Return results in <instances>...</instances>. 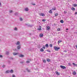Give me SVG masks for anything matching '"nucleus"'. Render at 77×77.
<instances>
[{
	"label": "nucleus",
	"instance_id": "obj_23",
	"mask_svg": "<svg viewBox=\"0 0 77 77\" xmlns=\"http://www.w3.org/2000/svg\"><path fill=\"white\" fill-rule=\"evenodd\" d=\"M46 47H47V48H48V44H46L45 45Z\"/></svg>",
	"mask_w": 77,
	"mask_h": 77
},
{
	"label": "nucleus",
	"instance_id": "obj_45",
	"mask_svg": "<svg viewBox=\"0 0 77 77\" xmlns=\"http://www.w3.org/2000/svg\"><path fill=\"white\" fill-rule=\"evenodd\" d=\"M72 65H74V66H75V63H73Z\"/></svg>",
	"mask_w": 77,
	"mask_h": 77
},
{
	"label": "nucleus",
	"instance_id": "obj_6",
	"mask_svg": "<svg viewBox=\"0 0 77 77\" xmlns=\"http://www.w3.org/2000/svg\"><path fill=\"white\" fill-rule=\"evenodd\" d=\"M72 74L74 75H76V72L75 71L73 72Z\"/></svg>",
	"mask_w": 77,
	"mask_h": 77
},
{
	"label": "nucleus",
	"instance_id": "obj_26",
	"mask_svg": "<svg viewBox=\"0 0 77 77\" xmlns=\"http://www.w3.org/2000/svg\"><path fill=\"white\" fill-rule=\"evenodd\" d=\"M33 25H28V27H32V26H33Z\"/></svg>",
	"mask_w": 77,
	"mask_h": 77
},
{
	"label": "nucleus",
	"instance_id": "obj_2",
	"mask_svg": "<svg viewBox=\"0 0 77 77\" xmlns=\"http://www.w3.org/2000/svg\"><path fill=\"white\" fill-rule=\"evenodd\" d=\"M46 29L47 30H50V27L49 26H48L46 27Z\"/></svg>",
	"mask_w": 77,
	"mask_h": 77
},
{
	"label": "nucleus",
	"instance_id": "obj_52",
	"mask_svg": "<svg viewBox=\"0 0 77 77\" xmlns=\"http://www.w3.org/2000/svg\"><path fill=\"white\" fill-rule=\"evenodd\" d=\"M31 5H33V3H31Z\"/></svg>",
	"mask_w": 77,
	"mask_h": 77
},
{
	"label": "nucleus",
	"instance_id": "obj_51",
	"mask_svg": "<svg viewBox=\"0 0 77 77\" xmlns=\"http://www.w3.org/2000/svg\"><path fill=\"white\" fill-rule=\"evenodd\" d=\"M75 66H77V64H75Z\"/></svg>",
	"mask_w": 77,
	"mask_h": 77
},
{
	"label": "nucleus",
	"instance_id": "obj_35",
	"mask_svg": "<svg viewBox=\"0 0 77 77\" xmlns=\"http://www.w3.org/2000/svg\"><path fill=\"white\" fill-rule=\"evenodd\" d=\"M26 62L27 63H30V61H27Z\"/></svg>",
	"mask_w": 77,
	"mask_h": 77
},
{
	"label": "nucleus",
	"instance_id": "obj_36",
	"mask_svg": "<svg viewBox=\"0 0 77 77\" xmlns=\"http://www.w3.org/2000/svg\"><path fill=\"white\" fill-rule=\"evenodd\" d=\"M12 77H15V75H12Z\"/></svg>",
	"mask_w": 77,
	"mask_h": 77
},
{
	"label": "nucleus",
	"instance_id": "obj_8",
	"mask_svg": "<svg viewBox=\"0 0 77 77\" xmlns=\"http://www.w3.org/2000/svg\"><path fill=\"white\" fill-rule=\"evenodd\" d=\"M39 15H40V16H44V14L43 13H40Z\"/></svg>",
	"mask_w": 77,
	"mask_h": 77
},
{
	"label": "nucleus",
	"instance_id": "obj_14",
	"mask_svg": "<svg viewBox=\"0 0 77 77\" xmlns=\"http://www.w3.org/2000/svg\"><path fill=\"white\" fill-rule=\"evenodd\" d=\"M9 72H10V71L9 70H8L7 71H6V72H5V73H9Z\"/></svg>",
	"mask_w": 77,
	"mask_h": 77
},
{
	"label": "nucleus",
	"instance_id": "obj_20",
	"mask_svg": "<svg viewBox=\"0 0 77 77\" xmlns=\"http://www.w3.org/2000/svg\"><path fill=\"white\" fill-rule=\"evenodd\" d=\"M47 62H50V60L48 58V59L47 60Z\"/></svg>",
	"mask_w": 77,
	"mask_h": 77
},
{
	"label": "nucleus",
	"instance_id": "obj_28",
	"mask_svg": "<svg viewBox=\"0 0 77 77\" xmlns=\"http://www.w3.org/2000/svg\"><path fill=\"white\" fill-rule=\"evenodd\" d=\"M14 30H16L17 31V27H15L14 29Z\"/></svg>",
	"mask_w": 77,
	"mask_h": 77
},
{
	"label": "nucleus",
	"instance_id": "obj_40",
	"mask_svg": "<svg viewBox=\"0 0 77 77\" xmlns=\"http://www.w3.org/2000/svg\"><path fill=\"white\" fill-rule=\"evenodd\" d=\"M68 65H69V66H71V64L70 63H68Z\"/></svg>",
	"mask_w": 77,
	"mask_h": 77
},
{
	"label": "nucleus",
	"instance_id": "obj_29",
	"mask_svg": "<svg viewBox=\"0 0 77 77\" xmlns=\"http://www.w3.org/2000/svg\"><path fill=\"white\" fill-rule=\"evenodd\" d=\"M62 42V40L59 41H58V44H59V43H60V42Z\"/></svg>",
	"mask_w": 77,
	"mask_h": 77
},
{
	"label": "nucleus",
	"instance_id": "obj_22",
	"mask_svg": "<svg viewBox=\"0 0 77 77\" xmlns=\"http://www.w3.org/2000/svg\"><path fill=\"white\" fill-rule=\"evenodd\" d=\"M73 6L74 7H76L77 6V4H74L73 5Z\"/></svg>",
	"mask_w": 77,
	"mask_h": 77
},
{
	"label": "nucleus",
	"instance_id": "obj_38",
	"mask_svg": "<svg viewBox=\"0 0 77 77\" xmlns=\"http://www.w3.org/2000/svg\"><path fill=\"white\" fill-rule=\"evenodd\" d=\"M5 66H6L5 65H4L2 66L3 68H5Z\"/></svg>",
	"mask_w": 77,
	"mask_h": 77
},
{
	"label": "nucleus",
	"instance_id": "obj_1",
	"mask_svg": "<svg viewBox=\"0 0 77 77\" xmlns=\"http://www.w3.org/2000/svg\"><path fill=\"white\" fill-rule=\"evenodd\" d=\"M54 49L55 51H58V50H59L60 49V48H58L56 46H54Z\"/></svg>",
	"mask_w": 77,
	"mask_h": 77
},
{
	"label": "nucleus",
	"instance_id": "obj_18",
	"mask_svg": "<svg viewBox=\"0 0 77 77\" xmlns=\"http://www.w3.org/2000/svg\"><path fill=\"white\" fill-rule=\"evenodd\" d=\"M55 17H57V16H58L59 15V14L58 13H56L55 14Z\"/></svg>",
	"mask_w": 77,
	"mask_h": 77
},
{
	"label": "nucleus",
	"instance_id": "obj_32",
	"mask_svg": "<svg viewBox=\"0 0 77 77\" xmlns=\"http://www.w3.org/2000/svg\"><path fill=\"white\" fill-rule=\"evenodd\" d=\"M10 13H12V12H13V11L12 10H10L9 11Z\"/></svg>",
	"mask_w": 77,
	"mask_h": 77
},
{
	"label": "nucleus",
	"instance_id": "obj_17",
	"mask_svg": "<svg viewBox=\"0 0 77 77\" xmlns=\"http://www.w3.org/2000/svg\"><path fill=\"white\" fill-rule=\"evenodd\" d=\"M10 73H13L14 72V71L12 69H11L10 71Z\"/></svg>",
	"mask_w": 77,
	"mask_h": 77
},
{
	"label": "nucleus",
	"instance_id": "obj_46",
	"mask_svg": "<svg viewBox=\"0 0 77 77\" xmlns=\"http://www.w3.org/2000/svg\"><path fill=\"white\" fill-rule=\"evenodd\" d=\"M66 13H67L66 11H65L64 12V14H66Z\"/></svg>",
	"mask_w": 77,
	"mask_h": 77
},
{
	"label": "nucleus",
	"instance_id": "obj_31",
	"mask_svg": "<svg viewBox=\"0 0 77 77\" xmlns=\"http://www.w3.org/2000/svg\"><path fill=\"white\" fill-rule=\"evenodd\" d=\"M57 31H60V28H58L57 29Z\"/></svg>",
	"mask_w": 77,
	"mask_h": 77
},
{
	"label": "nucleus",
	"instance_id": "obj_11",
	"mask_svg": "<svg viewBox=\"0 0 77 77\" xmlns=\"http://www.w3.org/2000/svg\"><path fill=\"white\" fill-rule=\"evenodd\" d=\"M26 71L28 72H30V70L28 69H26Z\"/></svg>",
	"mask_w": 77,
	"mask_h": 77
},
{
	"label": "nucleus",
	"instance_id": "obj_55",
	"mask_svg": "<svg viewBox=\"0 0 77 77\" xmlns=\"http://www.w3.org/2000/svg\"><path fill=\"white\" fill-rule=\"evenodd\" d=\"M1 5V3L0 2V5Z\"/></svg>",
	"mask_w": 77,
	"mask_h": 77
},
{
	"label": "nucleus",
	"instance_id": "obj_34",
	"mask_svg": "<svg viewBox=\"0 0 77 77\" xmlns=\"http://www.w3.org/2000/svg\"><path fill=\"white\" fill-rule=\"evenodd\" d=\"M43 62H44V63H46V61L45 60H43Z\"/></svg>",
	"mask_w": 77,
	"mask_h": 77
},
{
	"label": "nucleus",
	"instance_id": "obj_53",
	"mask_svg": "<svg viewBox=\"0 0 77 77\" xmlns=\"http://www.w3.org/2000/svg\"><path fill=\"white\" fill-rule=\"evenodd\" d=\"M66 30H68V29H66Z\"/></svg>",
	"mask_w": 77,
	"mask_h": 77
},
{
	"label": "nucleus",
	"instance_id": "obj_37",
	"mask_svg": "<svg viewBox=\"0 0 77 77\" xmlns=\"http://www.w3.org/2000/svg\"><path fill=\"white\" fill-rule=\"evenodd\" d=\"M18 14L17 13H16L15 14V15H18Z\"/></svg>",
	"mask_w": 77,
	"mask_h": 77
},
{
	"label": "nucleus",
	"instance_id": "obj_41",
	"mask_svg": "<svg viewBox=\"0 0 77 77\" xmlns=\"http://www.w3.org/2000/svg\"><path fill=\"white\" fill-rule=\"evenodd\" d=\"M20 21H23V19H22V18H20Z\"/></svg>",
	"mask_w": 77,
	"mask_h": 77
},
{
	"label": "nucleus",
	"instance_id": "obj_49",
	"mask_svg": "<svg viewBox=\"0 0 77 77\" xmlns=\"http://www.w3.org/2000/svg\"><path fill=\"white\" fill-rule=\"evenodd\" d=\"M39 28H40V29H41V26H39Z\"/></svg>",
	"mask_w": 77,
	"mask_h": 77
},
{
	"label": "nucleus",
	"instance_id": "obj_4",
	"mask_svg": "<svg viewBox=\"0 0 77 77\" xmlns=\"http://www.w3.org/2000/svg\"><path fill=\"white\" fill-rule=\"evenodd\" d=\"M13 55L14 56H15V55H18V54H19V53H15V52H14L13 53Z\"/></svg>",
	"mask_w": 77,
	"mask_h": 77
},
{
	"label": "nucleus",
	"instance_id": "obj_54",
	"mask_svg": "<svg viewBox=\"0 0 77 77\" xmlns=\"http://www.w3.org/2000/svg\"><path fill=\"white\" fill-rule=\"evenodd\" d=\"M64 51V52H66V51Z\"/></svg>",
	"mask_w": 77,
	"mask_h": 77
},
{
	"label": "nucleus",
	"instance_id": "obj_7",
	"mask_svg": "<svg viewBox=\"0 0 77 77\" xmlns=\"http://www.w3.org/2000/svg\"><path fill=\"white\" fill-rule=\"evenodd\" d=\"M24 10L25 11H29V9H28V8H25Z\"/></svg>",
	"mask_w": 77,
	"mask_h": 77
},
{
	"label": "nucleus",
	"instance_id": "obj_33",
	"mask_svg": "<svg viewBox=\"0 0 77 77\" xmlns=\"http://www.w3.org/2000/svg\"><path fill=\"white\" fill-rule=\"evenodd\" d=\"M45 21H46V20H45V19H43L42 20V21H43V22H45Z\"/></svg>",
	"mask_w": 77,
	"mask_h": 77
},
{
	"label": "nucleus",
	"instance_id": "obj_10",
	"mask_svg": "<svg viewBox=\"0 0 77 77\" xmlns=\"http://www.w3.org/2000/svg\"><path fill=\"white\" fill-rule=\"evenodd\" d=\"M20 44L19 41L17 42V43H16V45H19Z\"/></svg>",
	"mask_w": 77,
	"mask_h": 77
},
{
	"label": "nucleus",
	"instance_id": "obj_3",
	"mask_svg": "<svg viewBox=\"0 0 77 77\" xmlns=\"http://www.w3.org/2000/svg\"><path fill=\"white\" fill-rule=\"evenodd\" d=\"M60 67L61 68H62L63 69H66V67L64 66H60Z\"/></svg>",
	"mask_w": 77,
	"mask_h": 77
},
{
	"label": "nucleus",
	"instance_id": "obj_30",
	"mask_svg": "<svg viewBox=\"0 0 77 77\" xmlns=\"http://www.w3.org/2000/svg\"><path fill=\"white\" fill-rule=\"evenodd\" d=\"M37 29L38 30H42V29H41V28H38Z\"/></svg>",
	"mask_w": 77,
	"mask_h": 77
},
{
	"label": "nucleus",
	"instance_id": "obj_25",
	"mask_svg": "<svg viewBox=\"0 0 77 77\" xmlns=\"http://www.w3.org/2000/svg\"><path fill=\"white\" fill-rule=\"evenodd\" d=\"M60 22L61 23H63V20H60Z\"/></svg>",
	"mask_w": 77,
	"mask_h": 77
},
{
	"label": "nucleus",
	"instance_id": "obj_16",
	"mask_svg": "<svg viewBox=\"0 0 77 77\" xmlns=\"http://www.w3.org/2000/svg\"><path fill=\"white\" fill-rule=\"evenodd\" d=\"M44 51V49H43V48H42L40 49V51L43 52Z\"/></svg>",
	"mask_w": 77,
	"mask_h": 77
},
{
	"label": "nucleus",
	"instance_id": "obj_21",
	"mask_svg": "<svg viewBox=\"0 0 77 77\" xmlns=\"http://www.w3.org/2000/svg\"><path fill=\"white\" fill-rule=\"evenodd\" d=\"M56 74L57 75H60V74H59V73L58 72H57L56 73Z\"/></svg>",
	"mask_w": 77,
	"mask_h": 77
},
{
	"label": "nucleus",
	"instance_id": "obj_5",
	"mask_svg": "<svg viewBox=\"0 0 77 77\" xmlns=\"http://www.w3.org/2000/svg\"><path fill=\"white\" fill-rule=\"evenodd\" d=\"M19 57H24V56L22 54H20L19 55Z\"/></svg>",
	"mask_w": 77,
	"mask_h": 77
},
{
	"label": "nucleus",
	"instance_id": "obj_39",
	"mask_svg": "<svg viewBox=\"0 0 77 77\" xmlns=\"http://www.w3.org/2000/svg\"><path fill=\"white\" fill-rule=\"evenodd\" d=\"M42 48L44 49H45V46H44V47H42Z\"/></svg>",
	"mask_w": 77,
	"mask_h": 77
},
{
	"label": "nucleus",
	"instance_id": "obj_15",
	"mask_svg": "<svg viewBox=\"0 0 77 77\" xmlns=\"http://www.w3.org/2000/svg\"><path fill=\"white\" fill-rule=\"evenodd\" d=\"M43 36V34H40V37L42 38Z\"/></svg>",
	"mask_w": 77,
	"mask_h": 77
},
{
	"label": "nucleus",
	"instance_id": "obj_24",
	"mask_svg": "<svg viewBox=\"0 0 77 77\" xmlns=\"http://www.w3.org/2000/svg\"><path fill=\"white\" fill-rule=\"evenodd\" d=\"M52 11H55L56 10V8H53L52 9H51Z\"/></svg>",
	"mask_w": 77,
	"mask_h": 77
},
{
	"label": "nucleus",
	"instance_id": "obj_42",
	"mask_svg": "<svg viewBox=\"0 0 77 77\" xmlns=\"http://www.w3.org/2000/svg\"><path fill=\"white\" fill-rule=\"evenodd\" d=\"M23 61H20V63H23Z\"/></svg>",
	"mask_w": 77,
	"mask_h": 77
},
{
	"label": "nucleus",
	"instance_id": "obj_13",
	"mask_svg": "<svg viewBox=\"0 0 77 77\" xmlns=\"http://www.w3.org/2000/svg\"><path fill=\"white\" fill-rule=\"evenodd\" d=\"M51 10H50V11H49V13H50V14H52L53 12H52V11H51Z\"/></svg>",
	"mask_w": 77,
	"mask_h": 77
},
{
	"label": "nucleus",
	"instance_id": "obj_44",
	"mask_svg": "<svg viewBox=\"0 0 77 77\" xmlns=\"http://www.w3.org/2000/svg\"><path fill=\"white\" fill-rule=\"evenodd\" d=\"M47 51H48V52H51V51H50L48 50H47Z\"/></svg>",
	"mask_w": 77,
	"mask_h": 77
},
{
	"label": "nucleus",
	"instance_id": "obj_43",
	"mask_svg": "<svg viewBox=\"0 0 77 77\" xmlns=\"http://www.w3.org/2000/svg\"><path fill=\"white\" fill-rule=\"evenodd\" d=\"M2 57H3V56L2 55H0V58Z\"/></svg>",
	"mask_w": 77,
	"mask_h": 77
},
{
	"label": "nucleus",
	"instance_id": "obj_47",
	"mask_svg": "<svg viewBox=\"0 0 77 77\" xmlns=\"http://www.w3.org/2000/svg\"><path fill=\"white\" fill-rule=\"evenodd\" d=\"M10 59H11V60H13V58H10Z\"/></svg>",
	"mask_w": 77,
	"mask_h": 77
},
{
	"label": "nucleus",
	"instance_id": "obj_50",
	"mask_svg": "<svg viewBox=\"0 0 77 77\" xmlns=\"http://www.w3.org/2000/svg\"><path fill=\"white\" fill-rule=\"evenodd\" d=\"M32 5H33V6H35V4H32Z\"/></svg>",
	"mask_w": 77,
	"mask_h": 77
},
{
	"label": "nucleus",
	"instance_id": "obj_48",
	"mask_svg": "<svg viewBox=\"0 0 77 77\" xmlns=\"http://www.w3.org/2000/svg\"><path fill=\"white\" fill-rule=\"evenodd\" d=\"M76 14H77V12H75V15H76Z\"/></svg>",
	"mask_w": 77,
	"mask_h": 77
},
{
	"label": "nucleus",
	"instance_id": "obj_9",
	"mask_svg": "<svg viewBox=\"0 0 77 77\" xmlns=\"http://www.w3.org/2000/svg\"><path fill=\"white\" fill-rule=\"evenodd\" d=\"M20 47H21V46L20 45L19 46H17V49H18V50L20 49Z\"/></svg>",
	"mask_w": 77,
	"mask_h": 77
},
{
	"label": "nucleus",
	"instance_id": "obj_27",
	"mask_svg": "<svg viewBox=\"0 0 77 77\" xmlns=\"http://www.w3.org/2000/svg\"><path fill=\"white\" fill-rule=\"evenodd\" d=\"M49 47H53V45H52V44H50L49 45Z\"/></svg>",
	"mask_w": 77,
	"mask_h": 77
},
{
	"label": "nucleus",
	"instance_id": "obj_12",
	"mask_svg": "<svg viewBox=\"0 0 77 77\" xmlns=\"http://www.w3.org/2000/svg\"><path fill=\"white\" fill-rule=\"evenodd\" d=\"M71 9L72 10V11H75V8L74 7H72L71 8Z\"/></svg>",
	"mask_w": 77,
	"mask_h": 77
},
{
	"label": "nucleus",
	"instance_id": "obj_19",
	"mask_svg": "<svg viewBox=\"0 0 77 77\" xmlns=\"http://www.w3.org/2000/svg\"><path fill=\"white\" fill-rule=\"evenodd\" d=\"M9 51H7L6 52V54H7V55H8V54H9Z\"/></svg>",
	"mask_w": 77,
	"mask_h": 77
}]
</instances>
